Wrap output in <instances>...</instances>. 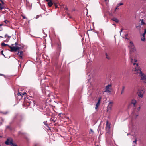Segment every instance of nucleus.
I'll return each instance as SVG.
<instances>
[{
  "label": "nucleus",
  "instance_id": "obj_1",
  "mask_svg": "<svg viewBox=\"0 0 146 146\" xmlns=\"http://www.w3.org/2000/svg\"><path fill=\"white\" fill-rule=\"evenodd\" d=\"M128 47L130 50V58L131 62H133V59L131 58L132 53L135 52L136 51V48L132 41H130L128 45Z\"/></svg>",
  "mask_w": 146,
  "mask_h": 146
},
{
  "label": "nucleus",
  "instance_id": "obj_2",
  "mask_svg": "<svg viewBox=\"0 0 146 146\" xmlns=\"http://www.w3.org/2000/svg\"><path fill=\"white\" fill-rule=\"evenodd\" d=\"M13 139L10 137H9L7 139L6 141L5 142V144L7 145H11V146H17L16 144H14L13 143Z\"/></svg>",
  "mask_w": 146,
  "mask_h": 146
},
{
  "label": "nucleus",
  "instance_id": "obj_3",
  "mask_svg": "<svg viewBox=\"0 0 146 146\" xmlns=\"http://www.w3.org/2000/svg\"><path fill=\"white\" fill-rule=\"evenodd\" d=\"M9 47L10 48V51L11 52H15L17 50H19L20 49V47L18 46H9Z\"/></svg>",
  "mask_w": 146,
  "mask_h": 146
},
{
  "label": "nucleus",
  "instance_id": "obj_4",
  "mask_svg": "<svg viewBox=\"0 0 146 146\" xmlns=\"http://www.w3.org/2000/svg\"><path fill=\"white\" fill-rule=\"evenodd\" d=\"M26 102V104L27 106H30L33 105L34 106L35 105V103L32 100H26L25 101Z\"/></svg>",
  "mask_w": 146,
  "mask_h": 146
},
{
  "label": "nucleus",
  "instance_id": "obj_5",
  "mask_svg": "<svg viewBox=\"0 0 146 146\" xmlns=\"http://www.w3.org/2000/svg\"><path fill=\"white\" fill-rule=\"evenodd\" d=\"M139 75L141 77V79L144 80V82L146 83V75L142 72L140 73V74H139Z\"/></svg>",
  "mask_w": 146,
  "mask_h": 146
},
{
  "label": "nucleus",
  "instance_id": "obj_6",
  "mask_svg": "<svg viewBox=\"0 0 146 146\" xmlns=\"http://www.w3.org/2000/svg\"><path fill=\"white\" fill-rule=\"evenodd\" d=\"M111 84H109L106 86L105 88V90L104 92H108L109 93H110L111 91L110 90V87H111Z\"/></svg>",
  "mask_w": 146,
  "mask_h": 146
},
{
  "label": "nucleus",
  "instance_id": "obj_7",
  "mask_svg": "<svg viewBox=\"0 0 146 146\" xmlns=\"http://www.w3.org/2000/svg\"><path fill=\"white\" fill-rule=\"evenodd\" d=\"M15 54L19 55L21 59H23V52L22 51H19L17 53H15Z\"/></svg>",
  "mask_w": 146,
  "mask_h": 146
},
{
  "label": "nucleus",
  "instance_id": "obj_8",
  "mask_svg": "<svg viewBox=\"0 0 146 146\" xmlns=\"http://www.w3.org/2000/svg\"><path fill=\"white\" fill-rule=\"evenodd\" d=\"M135 70L138 73H139V74H140V73H142V71L141 70V69L139 67H136L135 68Z\"/></svg>",
  "mask_w": 146,
  "mask_h": 146
},
{
  "label": "nucleus",
  "instance_id": "obj_9",
  "mask_svg": "<svg viewBox=\"0 0 146 146\" xmlns=\"http://www.w3.org/2000/svg\"><path fill=\"white\" fill-rule=\"evenodd\" d=\"M136 100H135L133 99V100H132L130 104V105L133 104L134 107H135V104H136Z\"/></svg>",
  "mask_w": 146,
  "mask_h": 146
},
{
  "label": "nucleus",
  "instance_id": "obj_10",
  "mask_svg": "<svg viewBox=\"0 0 146 146\" xmlns=\"http://www.w3.org/2000/svg\"><path fill=\"white\" fill-rule=\"evenodd\" d=\"M108 121H107L106 122V130H107V129L109 130L110 128V125H108Z\"/></svg>",
  "mask_w": 146,
  "mask_h": 146
},
{
  "label": "nucleus",
  "instance_id": "obj_11",
  "mask_svg": "<svg viewBox=\"0 0 146 146\" xmlns=\"http://www.w3.org/2000/svg\"><path fill=\"white\" fill-rule=\"evenodd\" d=\"M47 4L49 7H51L53 4V2L52 0L48 2Z\"/></svg>",
  "mask_w": 146,
  "mask_h": 146
},
{
  "label": "nucleus",
  "instance_id": "obj_12",
  "mask_svg": "<svg viewBox=\"0 0 146 146\" xmlns=\"http://www.w3.org/2000/svg\"><path fill=\"white\" fill-rule=\"evenodd\" d=\"M101 100V98L100 97L98 98V101L97 103H96V106H99V105L100 103V101Z\"/></svg>",
  "mask_w": 146,
  "mask_h": 146
},
{
  "label": "nucleus",
  "instance_id": "obj_13",
  "mask_svg": "<svg viewBox=\"0 0 146 146\" xmlns=\"http://www.w3.org/2000/svg\"><path fill=\"white\" fill-rule=\"evenodd\" d=\"M113 21L115 22L116 23H118L119 21V20L116 18L114 17L111 19Z\"/></svg>",
  "mask_w": 146,
  "mask_h": 146
},
{
  "label": "nucleus",
  "instance_id": "obj_14",
  "mask_svg": "<svg viewBox=\"0 0 146 146\" xmlns=\"http://www.w3.org/2000/svg\"><path fill=\"white\" fill-rule=\"evenodd\" d=\"M139 96L142 98L143 97V94L141 93V91L138 94Z\"/></svg>",
  "mask_w": 146,
  "mask_h": 146
},
{
  "label": "nucleus",
  "instance_id": "obj_15",
  "mask_svg": "<svg viewBox=\"0 0 146 146\" xmlns=\"http://www.w3.org/2000/svg\"><path fill=\"white\" fill-rule=\"evenodd\" d=\"M50 121H52V122H55V118L54 117H52L51 118L50 120Z\"/></svg>",
  "mask_w": 146,
  "mask_h": 146
},
{
  "label": "nucleus",
  "instance_id": "obj_16",
  "mask_svg": "<svg viewBox=\"0 0 146 146\" xmlns=\"http://www.w3.org/2000/svg\"><path fill=\"white\" fill-rule=\"evenodd\" d=\"M63 8H64V9L65 11H69L68 9V8H67V6L66 5L64 6H63Z\"/></svg>",
  "mask_w": 146,
  "mask_h": 146
},
{
  "label": "nucleus",
  "instance_id": "obj_17",
  "mask_svg": "<svg viewBox=\"0 0 146 146\" xmlns=\"http://www.w3.org/2000/svg\"><path fill=\"white\" fill-rule=\"evenodd\" d=\"M26 94V93H25V92L23 93H22L21 92H19V93L17 94V95H18V96H19V95L21 96V95H23L24 94Z\"/></svg>",
  "mask_w": 146,
  "mask_h": 146
},
{
  "label": "nucleus",
  "instance_id": "obj_18",
  "mask_svg": "<svg viewBox=\"0 0 146 146\" xmlns=\"http://www.w3.org/2000/svg\"><path fill=\"white\" fill-rule=\"evenodd\" d=\"M140 21L141 22V25H143L145 24V23L143 21V19H140Z\"/></svg>",
  "mask_w": 146,
  "mask_h": 146
},
{
  "label": "nucleus",
  "instance_id": "obj_19",
  "mask_svg": "<svg viewBox=\"0 0 146 146\" xmlns=\"http://www.w3.org/2000/svg\"><path fill=\"white\" fill-rule=\"evenodd\" d=\"M137 61V60H136V59H134V63H133V64L134 65H135V64H136V66H138V63H137V64H136L135 63V62H136Z\"/></svg>",
  "mask_w": 146,
  "mask_h": 146
},
{
  "label": "nucleus",
  "instance_id": "obj_20",
  "mask_svg": "<svg viewBox=\"0 0 146 146\" xmlns=\"http://www.w3.org/2000/svg\"><path fill=\"white\" fill-rule=\"evenodd\" d=\"M6 128L7 129H9L11 130H12V128L10 126H7Z\"/></svg>",
  "mask_w": 146,
  "mask_h": 146
},
{
  "label": "nucleus",
  "instance_id": "obj_21",
  "mask_svg": "<svg viewBox=\"0 0 146 146\" xmlns=\"http://www.w3.org/2000/svg\"><path fill=\"white\" fill-rule=\"evenodd\" d=\"M1 45L2 46H8V47H9V45L7 44H5V43L4 42L2 43Z\"/></svg>",
  "mask_w": 146,
  "mask_h": 146
},
{
  "label": "nucleus",
  "instance_id": "obj_22",
  "mask_svg": "<svg viewBox=\"0 0 146 146\" xmlns=\"http://www.w3.org/2000/svg\"><path fill=\"white\" fill-rule=\"evenodd\" d=\"M47 123V121H45L43 122L44 125H46L47 127H48V124Z\"/></svg>",
  "mask_w": 146,
  "mask_h": 146
},
{
  "label": "nucleus",
  "instance_id": "obj_23",
  "mask_svg": "<svg viewBox=\"0 0 146 146\" xmlns=\"http://www.w3.org/2000/svg\"><path fill=\"white\" fill-rule=\"evenodd\" d=\"M125 87L124 86H123L122 87V90L121 91V94H122V93H123L124 92V90L125 89Z\"/></svg>",
  "mask_w": 146,
  "mask_h": 146
},
{
  "label": "nucleus",
  "instance_id": "obj_24",
  "mask_svg": "<svg viewBox=\"0 0 146 146\" xmlns=\"http://www.w3.org/2000/svg\"><path fill=\"white\" fill-rule=\"evenodd\" d=\"M14 45H15L16 46H17L18 45V44L17 42H15V44H12V45L13 46Z\"/></svg>",
  "mask_w": 146,
  "mask_h": 146
},
{
  "label": "nucleus",
  "instance_id": "obj_25",
  "mask_svg": "<svg viewBox=\"0 0 146 146\" xmlns=\"http://www.w3.org/2000/svg\"><path fill=\"white\" fill-rule=\"evenodd\" d=\"M105 54H106V58L107 59H108L109 60V59H110V58H109V56H108V54H107V53H106Z\"/></svg>",
  "mask_w": 146,
  "mask_h": 146
},
{
  "label": "nucleus",
  "instance_id": "obj_26",
  "mask_svg": "<svg viewBox=\"0 0 146 146\" xmlns=\"http://www.w3.org/2000/svg\"><path fill=\"white\" fill-rule=\"evenodd\" d=\"M58 47L59 48H60L61 47V45L60 43H58Z\"/></svg>",
  "mask_w": 146,
  "mask_h": 146
},
{
  "label": "nucleus",
  "instance_id": "obj_27",
  "mask_svg": "<svg viewBox=\"0 0 146 146\" xmlns=\"http://www.w3.org/2000/svg\"><path fill=\"white\" fill-rule=\"evenodd\" d=\"M54 5L55 6V8H57L58 7L56 3H54Z\"/></svg>",
  "mask_w": 146,
  "mask_h": 146
},
{
  "label": "nucleus",
  "instance_id": "obj_28",
  "mask_svg": "<svg viewBox=\"0 0 146 146\" xmlns=\"http://www.w3.org/2000/svg\"><path fill=\"white\" fill-rule=\"evenodd\" d=\"M9 21H8L7 20H5L4 21V22L5 24H7V22H9Z\"/></svg>",
  "mask_w": 146,
  "mask_h": 146
},
{
  "label": "nucleus",
  "instance_id": "obj_29",
  "mask_svg": "<svg viewBox=\"0 0 146 146\" xmlns=\"http://www.w3.org/2000/svg\"><path fill=\"white\" fill-rule=\"evenodd\" d=\"M3 50H2V51H1V54L2 55H3L5 57V55H4V54H3Z\"/></svg>",
  "mask_w": 146,
  "mask_h": 146
},
{
  "label": "nucleus",
  "instance_id": "obj_30",
  "mask_svg": "<svg viewBox=\"0 0 146 146\" xmlns=\"http://www.w3.org/2000/svg\"><path fill=\"white\" fill-rule=\"evenodd\" d=\"M68 11H65V13L67 14L68 16H70V14L68 12Z\"/></svg>",
  "mask_w": 146,
  "mask_h": 146
},
{
  "label": "nucleus",
  "instance_id": "obj_31",
  "mask_svg": "<svg viewBox=\"0 0 146 146\" xmlns=\"http://www.w3.org/2000/svg\"><path fill=\"white\" fill-rule=\"evenodd\" d=\"M137 139H135V140L133 141L134 143H135L136 144V142L137 141Z\"/></svg>",
  "mask_w": 146,
  "mask_h": 146
},
{
  "label": "nucleus",
  "instance_id": "obj_32",
  "mask_svg": "<svg viewBox=\"0 0 146 146\" xmlns=\"http://www.w3.org/2000/svg\"><path fill=\"white\" fill-rule=\"evenodd\" d=\"M123 4L122 3H120L118 4V5L119 6H121V5H123Z\"/></svg>",
  "mask_w": 146,
  "mask_h": 146
},
{
  "label": "nucleus",
  "instance_id": "obj_33",
  "mask_svg": "<svg viewBox=\"0 0 146 146\" xmlns=\"http://www.w3.org/2000/svg\"><path fill=\"white\" fill-rule=\"evenodd\" d=\"M22 16L23 19H25L26 18L25 16L22 15Z\"/></svg>",
  "mask_w": 146,
  "mask_h": 146
},
{
  "label": "nucleus",
  "instance_id": "obj_34",
  "mask_svg": "<svg viewBox=\"0 0 146 146\" xmlns=\"http://www.w3.org/2000/svg\"><path fill=\"white\" fill-rule=\"evenodd\" d=\"M141 40L143 41H144L145 40V38L144 37H143V38H142L141 39Z\"/></svg>",
  "mask_w": 146,
  "mask_h": 146
},
{
  "label": "nucleus",
  "instance_id": "obj_35",
  "mask_svg": "<svg viewBox=\"0 0 146 146\" xmlns=\"http://www.w3.org/2000/svg\"><path fill=\"white\" fill-rule=\"evenodd\" d=\"M0 1L1 2L2 4H4V3L3 1V0H0Z\"/></svg>",
  "mask_w": 146,
  "mask_h": 146
},
{
  "label": "nucleus",
  "instance_id": "obj_36",
  "mask_svg": "<svg viewBox=\"0 0 146 146\" xmlns=\"http://www.w3.org/2000/svg\"><path fill=\"white\" fill-rule=\"evenodd\" d=\"M3 9V7H2L1 6L0 7V10H1Z\"/></svg>",
  "mask_w": 146,
  "mask_h": 146
},
{
  "label": "nucleus",
  "instance_id": "obj_37",
  "mask_svg": "<svg viewBox=\"0 0 146 146\" xmlns=\"http://www.w3.org/2000/svg\"><path fill=\"white\" fill-rule=\"evenodd\" d=\"M146 33H145V32H144V33H143V37H145V35Z\"/></svg>",
  "mask_w": 146,
  "mask_h": 146
},
{
  "label": "nucleus",
  "instance_id": "obj_38",
  "mask_svg": "<svg viewBox=\"0 0 146 146\" xmlns=\"http://www.w3.org/2000/svg\"><path fill=\"white\" fill-rule=\"evenodd\" d=\"M98 107V106H96V107H95V109H97Z\"/></svg>",
  "mask_w": 146,
  "mask_h": 146
},
{
  "label": "nucleus",
  "instance_id": "obj_39",
  "mask_svg": "<svg viewBox=\"0 0 146 146\" xmlns=\"http://www.w3.org/2000/svg\"><path fill=\"white\" fill-rule=\"evenodd\" d=\"M7 113V112H3V114H6Z\"/></svg>",
  "mask_w": 146,
  "mask_h": 146
},
{
  "label": "nucleus",
  "instance_id": "obj_40",
  "mask_svg": "<svg viewBox=\"0 0 146 146\" xmlns=\"http://www.w3.org/2000/svg\"><path fill=\"white\" fill-rule=\"evenodd\" d=\"M140 109V107H139L138 109V111H139Z\"/></svg>",
  "mask_w": 146,
  "mask_h": 146
},
{
  "label": "nucleus",
  "instance_id": "obj_41",
  "mask_svg": "<svg viewBox=\"0 0 146 146\" xmlns=\"http://www.w3.org/2000/svg\"><path fill=\"white\" fill-rule=\"evenodd\" d=\"M46 0L47 2L49 1H51V0Z\"/></svg>",
  "mask_w": 146,
  "mask_h": 146
},
{
  "label": "nucleus",
  "instance_id": "obj_42",
  "mask_svg": "<svg viewBox=\"0 0 146 146\" xmlns=\"http://www.w3.org/2000/svg\"><path fill=\"white\" fill-rule=\"evenodd\" d=\"M0 76H4V75L2 74H0Z\"/></svg>",
  "mask_w": 146,
  "mask_h": 146
},
{
  "label": "nucleus",
  "instance_id": "obj_43",
  "mask_svg": "<svg viewBox=\"0 0 146 146\" xmlns=\"http://www.w3.org/2000/svg\"><path fill=\"white\" fill-rule=\"evenodd\" d=\"M122 29H121L120 31V34H121V33L122 32Z\"/></svg>",
  "mask_w": 146,
  "mask_h": 146
},
{
  "label": "nucleus",
  "instance_id": "obj_44",
  "mask_svg": "<svg viewBox=\"0 0 146 146\" xmlns=\"http://www.w3.org/2000/svg\"><path fill=\"white\" fill-rule=\"evenodd\" d=\"M144 32H145V33H146V29H145Z\"/></svg>",
  "mask_w": 146,
  "mask_h": 146
},
{
  "label": "nucleus",
  "instance_id": "obj_45",
  "mask_svg": "<svg viewBox=\"0 0 146 146\" xmlns=\"http://www.w3.org/2000/svg\"><path fill=\"white\" fill-rule=\"evenodd\" d=\"M90 131H91V132H93V131L91 129H90Z\"/></svg>",
  "mask_w": 146,
  "mask_h": 146
},
{
  "label": "nucleus",
  "instance_id": "obj_46",
  "mask_svg": "<svg viewBox=\"0 0 146 146\" xmlns=\"http://www.w3.org/2000/svg\"><path fill=\"white\" fill-rule=\"evenodd\" d=\"M36 19H37V18H38V16H37L36 17Z\"/></svg>",
  "mask_w": 146,
  "mask_h": 146
},
{
  "label": "nucleus",
  "instance_id": "obj_47",
  "mask_svg": "<svg viewBox=\"0 0 146 146\" xmlns=\"http://www.w3.org/2000/svg\"><path fill=\"white\" fill-rule=\"evenodd\" d=\"M138 116V115H136V117H137Z\"/></svg>",
  "mask_w": 146,
  "mask_h": 146
},
{
  "label": "nucleus",
  "instance_id": "obj_48",
  "mask_svg": "<svg viewBox=\"0 0 146 146\" xmlns=\"http://www.w3.org/2000/svg\"><path fill=\"white\" fill-rule=\"evenodd\" d=\"M7 36V35L6 34L5 35V37Z\"/></svg>",
  "mask_w": 146,
  "mask_h": 146
},
{
  "label": "nucleus",
  "instance_id": "obj_49",
  "mask_svg": "<svg viewBox=\"0 0 146 146\" xmlns=\"http://www.w3.org/2000/svg\"><path fill=\"white\" fill-rule=\"evenodd\" d=\"M1 4L0 3V6H1Z\"/></svg>",
  "mask_w": 146,
  "mask_h": 146
},
{
  "label": "nucleus",
  "instance_id": "obj_50",
  "mask_svg": "<svg viewBox=\"0 0 146 146\" xmlns=\"http://www.w3.org/2000/svg\"><path fill=\"white\" fill-rule=\"evenodd\" d=\"M118 7V6H117V7L116 8V9H118L117 7Z\"/></svg>",
  "mask_w": 146,
  "mask_h": 146
},
{
  "label": "nucleus",
  "instance_id": "obj_51",
  "mask_svg": "<svg viewBox=\"0 0 146 146\" xmlns=\"http://www.w3.org/2000/svg\"><path fill=\"white\" fill-rule=\"evenodd\" d=\"M43 33H44V31L43 30Z\"/></svg>",
  "mask_w": 146,
  "mask_h": 146
},
{
  "label": "nucleus",
  "instance_id": "obj_52",
  "mask_svg": "<svg viewBox=\"0 0 146 146\" xmlns=\"http://www.w3.org/2000/svg\"><path fill=\"white\" fill-rule=\"evenodd\" d=\"M137 27H138V26H136V28H137Z\"/></svg>",
  "mask_w": 146,
  "mask_h": 146
},
{
  "label": "nucleus",
  "instance_id": "obj_53",
  "mask_svg": "<svg viewBox=\"0 0 146 146\" xmlns=\"http://www.w3.org/2000/svg\"><path fill=\"white\" fill-rule=\"evenodd\" d=\"M8 37H10H10H11V36L9 37V36H8Z\"/></svg>",
  "mask_w": 146,
  "mask_h": 146
},
{
  "label": "nucleus",
  "instance_id": "obj_54",
  "mask_svg": "<svg viewBox=\"0 0 146 146\" xmlns=\"http://www.w3.org/2000/svg\"><path fill=\"white\" fill-rule=\"evenodd\" d=\"M1 123V124H2V123Z\"/></svg>",
  "mask_w": 146,
  "mask_h": 146
},
{
  "label": "nucleus",
  "instance_id": "obj_55",
  "mask_svg": "<svg viewBox=\"0 0 146 146\" xmlns=\"http://www.w3.org/2000/svg\"><path fill=\"white\" fill-rule=\"evenodd\" d=\"M96 146H98V145H96Z\"/></svg>",
  "mask_w": 146,
  "mask_h": 146
},
{
  "label": "nucleus",
  "instance_id": "obj_56",
  "mask_svg": "<svg viewBox=\"0 0 146 146\" xmlns=\"http://www.w3.org/2000/svg\"><path fill=\"white\" fill-rule=\"evenodd\" d=\"M145 24H146V23Z\"/></svg>",
  "mask_w": 146,
  "mask_h": 146
},
{
  "label": "nucleus",
  "instance_id": "obj_57",
  "mask_svg": "<svg viewBox=\"0 0 146 146\" xmlns=\"http://www.w3.org/2000/svg\"><path fill=\"white\" fill-rule=\"evenodd\" d=\"M1 31V30H0V31Z\"/></svg>",
  "mask_w": 146,
  "mask_h": 146
}]
</instances>
